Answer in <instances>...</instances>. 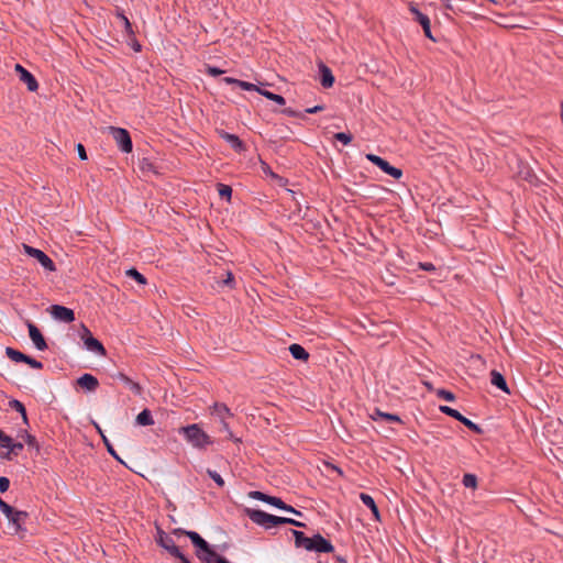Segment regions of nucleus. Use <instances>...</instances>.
Wrapping results in <instances>:
<instances>
[{
	"label": "nucleus",
	"mask_w": 563,
	"mask_h": 563,
	"mask_svg": "<svg viewBox=\"0 0 563 563\" xmlns=\"http://www.w3.org/2000/svg\"><path fill=\"white\" fill-rule=\"evenodd\" d=\"M292 534L295 537V543L299 548L320 553H329L333 550L332 544L320 534L308 538L303 534V532L298 530H292Z\"/></svg>",
	"instance_id": "f257e3e1"
},
{
	"label": "nucleus",
	"mask_w": 563,
	"mask_h": 563,
	"mask_svg": "<svg viewBox=\"0 0 563 563\" xmlns=\"http://www.w3.org/2000/svg\"><path fill=\"white\" fill-rule=\"evenodd\" d=\"M174 533L187 536L191 540L192 544L198 549L197 556L199 560L203 563H212V556L216 554V552L210 548L209 543L197 532L186 531L179 528L175 529Z\"/></svg>",
	"instance_id": "f03ea898"
},
{
	"label": "nucleus",
	"mask_w": 563,
	"mask_h": 563,
	"mask_svg": "<svg viewBox=\"0 0 563 563\" xmlns=\"http://www.w3.org/2000/svg\"><path fill=\"white\" fill-rule=\"evenodd\" d=\"M186 440L197 449H206L212 444L211 438L196 423L179 429Z\"/></svg>",
	"instance_id": "7ed1b4c3"
},
{
	"label": "nucleus",
	"mask_w": 563,
	"mask_h": 563,
	"mask_svg": "<svg viewBox=\"0 0 563 563\" xmlns=\"http://www.w3.org/2000/svg\"><path fill=\"white\" fill-rule=\"evenodd\" d=\"M246 514L253 522L265 528L280 526L285 521V517L274 516L260 509H247Z\"/></svg>",
	"instance_id": "20e7f679"
},
{
	"label": "nucleus",
	"mask_w": 563,
	"mask_h": 563,
	"mask_svg": "<svg viewBox=\"0 0 563 563\" xmlns=\"http://www.w3.org/2000/svg\"><path fill=\"white\" fill-rule=\"evenodd\" d=\"M22 247H23V251L25 252V254H27L30 257H33L34 260H36L44 269H46L48 272L56 271V266H55L54 262L43 251L35 249L33 246H30L27 244H22Z\"/></svg>",
	"instance_id": "39448f33"
},
{
	"label": "nucleus",
	"mask_w": 563,
	"mask_h": 563,
	"mask_svg": "<svg viewBox=\"0 0 563 563\" xmlns=\"http://www.w3.org/2000/svg\"><path fill=\"white\" fill-rule=\"evenodd\" d=\"M109 133L115 141L117 145L125 153L132 151V140L129 132L122 128L109 126Z\"/></svg>",
	"instance_id": "423d86ee"
},
{
	"label": "nucleus",
	"mask_w": 563,
	"mask_h": 563,
	"mask_svg": "<svg viewBox=\"0 0 563 563\" xmlns=\"http://www.w3.org/2000/svg\"><path fill=\"white\" fill-rule=\"evenodd\" d=\"M79 336L84 341L87 350L95 352L102 356L106 355V349L103 347L101 342H99L97 339H95L92 336L91 332L89 331V329L86 328L84 324H81V327H80Z\"/></svg>",
	"instance_id": "0eeeda50"
},
{
	"label": "nucleus",
	"mask_w": 563,
	"mask_h": 563,
	"mask_svg": "<svg viewBox=\"0 0 563 563\" xmlns=\"http://www.w3.org/2000/svg\"><path fill=\"white\" fill-rule=\"evenodd\" d=\"M366 159L375 164L379 167L384 173L394 177L395 179H399L402 176V170L400 168L391 166L387 161L375 154H366Z\"/></svg>",
	"instance_id": "6e6552de"
},
{
	"label": "nucleus",
	"mask_w": 563,
	"mask_h": 563,
	"mask_svg": "<svg viewBox=\"0 0 563 563\" xmlns=\"http://www.w3.org/2000/svg\"><path fill=\"white\" fill-rule=\"evenodd\" d=\"M409 9L411 13L415 15V21L420 23V25L422 26L424 35L431 41L435 42V38L432 36L431 33V23L428 15L420 12L413 3L410 4Z\"/></svg>",
	"instance_id": "1a4fd4ad"
},
{
	"label": "nucleus",
	"mask_w": 563,
	"mask_h": 563,
	"mask_svg": "<svg viewBox=\"0 0 563 563\" xmlns=\"http://www.w3.org/2000/svg\"><path fill=\"white\" fill-rule=\"evenodd\" d=\"M14 69L19 74L20 80L23 81L24 84H26L27 89L30 91L37 90L38 84H37L36 79L34 78V76L29 70H26L20 64H16Z\"/></svg>",
	"instance_id": "9d476101"
},
{
	"label": "nucleus",
	"mask_w": 563,
	"mask_h": 563,
	"mask_svg": "<svg viewBox=\"0 0 563 563\" xmlns=\"http://www.w3.org/2000/svg\"><path fill=\"white\" fill-rule=\"evenodd\" d=\"M26 518H27V514L25 511H21V510H15L14 514L8 518L9 529L11 530L12 534L20 532Z\"/></svg>",
	"instance_id": "9b49d317"
},
{
	"label": "nucleus",
	"mask_w": 563,
	"mask_h": 563,
	"mask_svg": "<svg viewBox=\"0 0 563 563\" xmlns=\"http://www.w3.org/2000/svg\"><path fill=\"white\" fill-rule=\"evenodd\" d=\"M52 316L55 319L64 321V322H71L75 320L74 311L67 307L59 306V305L52 306Z\"/></svg>",
	"instance_id": "f8f14e48"
},
{
	"label": "nucleus",
	"mask_w": 563,
	"mask_h": 563,
	"mask_svg": "<svg viewBox=\"0 0 563 563\" xmlns=\"http://www.w3.org/2000/svg\"><path fill=\"white\" fill-rule=\"evenodd\" d=\"M29 335L37 350L44 351L47 347V344L38 330V328L32 322H27Z\"/></svg>",
	"instance_id": "ddd939ff"
},
{
	"label": "nucleus",
	"mask_w": 563,
	"mask_h": 563,
	"mask_svg": "<svg viewBox=\"0 0 563 563\" xmlns=\"http://www.w3.org/2000/svg\"><path fill=\"white\" fill-rule=\"evenodd\" d=\"M158 543L161 547H163L166 551H168L173 556L180 558L183 553L179 551L178 547H176L174 540L166 536L164 532L159 534Z\"/></svg>",
	"instance_id": "4468645a"
},
{
	"label": "nucleus",
	"mask_w": 563,
	"mask_h": 563,
	"mask_svg": "<svg viewBox=\"0 0 563 563\" xmlns=\"http://www.w3.org/2000/svg\"><path fill=\"white\" fill-rule=\"evenodd\" d=\"M77 385L87 391H95L99 386V382L93 375L84 374L77 379Z\"/></svg>",
	"instance_id": "2eb2a0df"
},
{
	"label": "nucleus",
	"mask_w": 563,
	"mask_h": 563,
	"mask_svg": "<svg viewBox=\"0 0 563 563\" xmlns=\"http://www.w3.org/2000/svg\"><path fill=\"white\" fill-rule=\"evenodd\" d=\"M490 383L497 387L498 389L503 390L506 394H510V390L508 388L507 382L501 373H499L496 369H493L490 372Z\"/></svg>",
	"instance_id": "dca6fc26"
},
{
	"label": "nucleus",
	"mask_w": 563,
	"mask_h": 563,
	"mask_svg": "<svg viewBox=\"0 0 563 563\" xmlns=\"http://www.w3.org/2000/svg\"><path fill=\"white\" fill-rule=\"evenodd\" d=\"M319 74H320V82L324 88L332 87L334 82V77L332 75V71L323 64H320L319 67Z\"/></svg>",
	"instance_id": "f3484780"
},
{
	"label": "nucleus",
	"mask_w": 563,
	"mask_h": 563,
	"mask_svg": "<svg viewBox=\"0 0 563 563\" xmlns=\"http://www.w3.org/2000/svg\"><path fill=\"white\" fill-rule=\"evenodd\" d=\"M114 377L121 380L133 394L141 395V386L137 383L133 382L131 378H129L126 375H124L123 373H118Z\"/></svg>",
	"instance_id": "a211bd4d"
},
{
	"label": "nucleus",
	"mask_w": 563,
	"mask_h": 563,
	"mask_svg": "<svg viewBox=\"0 0 563 563\" xmlns=\"http://www.w3.org/2000/svg\"><path fill=\"white\" fill-rule=\"evenodd\" d=\"M220 136L225 140L236 152H241L244 148L242 141L236 135L221 131Z\"/></svg>",
	"instance_id": "6ab92c4d"
},
{
	"label": "nucleus",
	"mask_w": 563,
	"mask_h": 563,
	"mask_svg": "<svg viewBox=\"0 0 563 563\" xmlns=\"http://www.w3.org/2000/svg\"><path fill=\"white\" fill-rule=\"evenodd\" d=\"M372 419L373 420H377L378 418L387 421V422H398V423H402V420L399 416L397 415H394V413H387V412H383L382 410H379L378 408H376L374 410V412L371 415Z\"/></svg>",
	"instance_id": "aec40b11"
},
{
	"label": "nucleus",
	"mask_w": 563,
	"mask_h": 563,
	"mask_svg": "<svg viewBox=\"0 0 563 563\" xmlns=\"http://www.w3.org/2000/svg\"><path fill=\"white\" fill-rule=\"evenodd\" d=\"M360 499L363 501L365 506H367L372 514L374 515L375 519L379 520V510L378 507L372 496L365 493L360 494Z\"/></svg>",
	"instance_id": "412c9836"
},
{
	"label": "nucleus",
	"mask_w": 563,
	"mask_h": 563,
	"mask_svg": "<svg viewBox=\"0 0 563 563\" xmlns=\"http://www.w3.org/2000/svg\"><path fill=\"white\" fill-rule=\"evenodd\" d=\"M289 352L291 356L299 361H307L309 357V353L299 344H291L289 346Z\"/></svg>",
	"instance_id": "4be33fe9"
},
{
	"label": "nucleus",
	"mask_w": 563,
	"mask_h": 563,
	"mask_svg": "<svg viewBox=\"0 0 563 563\" xmlns=\"http://www.w3.org/2000/svg\"><path fill=\"white\" fill-rule=\"evenodd\" d=\"M136 423L139 426H152L154 424V420L152 418V413L148 409H144L142 410L137 416H136Z\"/></svg>",
	"instance_id": "5701e85b"
},
{
	"label": "nucleus",
	"mask_w": 563,
	"mask_h": 563,
	"mask_svg": "<svg viewBox=\"0 0 563 563\" xmlns=\"http://www.w3.org/2000/svg\"><path fill=\"white\" fill-rule=\"evenodd\" d=\"M22 450L23 444L21 442H13L9 451L0 452V456L10 461L12 455H18Z\"/></svg>",
	"instance_id": "b1692460"
},
{
	"label": "nucleus",
	"mask_w": 563,
	"mask_h": 563,
	"mask_svg": "<svg viewBox=\"0 0 563 563\" xmlns=\"http://www.w3.org/2000/svg\"><path fill=\"white\" fill-rule=\"evenodd\" d=\"M5 354L7 356L15 362V363H20V362H24L26 360V355L13 347H7L5 349Z\"/></svg>",
	"instance_id": "393cba45"
},
{
	"label": "nucleus",
	"mask_w": 563,
	"mask_h": 563,
	"mask_svg": "<svg viewBox=\"0 0 563 563\" xmlns=\"http://www.w3.org/2000/svg\"><path fill=\"white\" fill-rule=\"evenodd\" d=\"M213 413L217 415L221 421L231 416L230 409L224 404H214Z\"/></svg>",
	"instance_id": "a878e982"
},
{
	"label": "nucleus",
	"mask_w": 563,
	"mask_h": 563,
	"mask_svg": "<svg viewBox=\"0 0 563 563\" xmlns=\"http://www.w3.org/2000/svg\"><path fill=\"white\" fill-rule=\"evenodd\" d=\"M258 93L266 97L267 99L272 100V101H275L276 103L280 104V106H284L285 104V98L280 95H276V93H273L268 90H258Z\"/></svg>",
	"instance_id": "bb28decb"
},
{
	"label": "nucleus",
	"mask_w": 563,
	"mask_h": 563,
	"mask_svg": "<svg viewBox=\"0 0 563 563\" xmlns=\"http://www.w3.org/2000/svg\"><path fill=\"white\" fill-rule=\"evenodd\" d=\"M9 405H10V407H11L12 409H14V410H16L18 412H20V413H21V416H22L23 422H24V423H27V416H26V410H25L24 405H23L21 401L15 400V399H14V400H11V401L9 402Z\"/></svg>",
	"instance_id": "cd10ccee"
},
{
	"label": "nucleus",
	"mask_w": 563,
	"mask_h": 563,
	"mask_svg": "<svg viewBox=\"0 0 563 563\" xmlns=\"http://www.w3.org/2000/svg\"><path fill=\"white\" fill-rule=\"evenodd\" d=\"M460 422L463 423L466 428H468L470 430H472L473 432H475L477 434L483 433V429L478 424L474 423L473 421H471L470 419H467L464 416H462V418L460 419Z\"/></svg>",
	"instance_id": "c85d7f7f"
},
{
	"label": "nucleus",
	"mask_w": 563,
	"mask_h": 563,
	"mask_svg": "<svg viewBox=\"0 0 563 563\" xmlns=\"http://www.w3.org/2000/svg\"><path fill=\"white\" fill-rule=\"evenodd\" d=\"M125 274H126V276L133 278L135 282H137L141 285L146 284V278L140 272H137L135 268L128 269Z\"/></svg>",
	"instance_id": "c756f323"
},
{
	"label": "nucleus",
	"mask_w": 563,
	"mask_h": 563,
	"mask_svg": "<svg viewBox=\"0 0 563 563\" xmlns=\"http://www.w3.org/2000/svg\"><path fill=\"white\" fill-rule=\"evenodd\" d=\"M463 485L467 488H476L477 487V477L474 474H465L463 476Z\"/></svg>",
	"instance_id": "7c9ffc66"
},
{
	"label": "nucleus",
	"mask_w": 563,
	"mask_h": 563,
	"mask_svg": "<svg viewBox=\"0 0 563 563\" xmlns=\"http://www.w3.org/2000/svg\"><path fill=\"white\" fill-rule=\"evenodd\" d=\"M439 409H440V411H441V412H443V413H445V415H448V416H450V417H452V418L456 419L457 421H460V419H461V418H462V416H463V415H462L461 412H459L456 409H453V408H451V407H449V406H440V408H439Z\"/></svg>",
	"instance_id": "2f4dec72"
},
{
	"label": "nucleus",
	"mask_w": 563,
	"mask_h": 563,
	"mask_svg": "<svg viewBox=\"0 0 563 563\" xmlns=\"http://www.w3.org/2000/svg\"><path fill=\"white\" fill-rule=\"evenodd\" d=\"M97 429L99 431V433L101 434L102 437V440H103V443L104 445L107 446V450L108 452L118 461L121 462V459L119 457V455L117 454V452L114 451L113 446L111 445V443L109 442V440L107 439V437L102 433L101 429L97 426Z\"/></svg>",
	"instance_id": "473e14b6"
},
{
	"label": "nucleus",
	"mask_w": 563,
	"mask_h": 563,
	"mask_svg": "<svg viewBox=\"0 0 563 563\" xmlns=\"http://www.w3.org/2000/svg\"><path fill=\"white\" fill-rule=\"evenodd\" d=\"M437 396L441 399H444L446 401H454L455 400V395L450 391V390H446V389H439L437 391Z\"/></svg>",
	"instance_id": "72a5a7b5"
},
{
	"label": "nucleus",
	"mask_w": 563,
	"mask_h": 563,
	"mask_svg": "<svg viewBox=\"0 0 563 563\" xmlns=\"http://www.w3.org/2000/svg\"><path fill=\"white\" fill-rule=\"evenodd\" d=\"M0 510L5 515L7 518H9L14 514L16 509H14L0 498Z\"/></svg>",
	"instance_id": "f704fd0d"
},
{
	"label": "nucleus",
	"mask_w": 563,
	"mask_h": 563,
	"mask_svg": "<svg viewBox=\"0 0 563 563\" xmlns=\"http://www.w3.org/2000/svg\"><path fill=\"white\" fill-rule=\"evenodd\" d=\"M333 140L341 142L343 145H347L351 142V136L347 133L340 132L333 135Z\"/></svg>",
	"instance_id": "c9c22d12"
},
{
	"label": "nucleus",
	"mask_w": 563,
	"mask_h": 563,
	"mask_svg": "<svg viewBox=\"0 0 563 563\" xmlns=\"http://www.w3.org/2000/svg\"><path fill=\"white\" fill-rule=\"evenodd\" d=\"M208 475L217 483L219 487L224 486V481L216 471L207 470Z\"/></svg>",
	"instance_id": "e433bc0d"
},
{
	"label": "nucleus",
	"mask_w": 563,
	"mask_h": 563,
	"mask_svg": "<svg viewBox=\"0 0 563 563\" xmlns=\"http://www.w3.org/2000/svg\"><path fill=\"white\" fill-rule=\"evenodd\" d=\"M231 194H232V188L230 186L222 185V184L219 185L220 197L229 199L231 197Z\"/></svg>",
	"instance_id": "4c0bfd02"
},
{
	"label": "nucleus",
	"mask_w": 563,
	"mask_h": 563,
	"mask_svg": "<svg viewBox=\"0 0 563 563\" xmlns=\"http://www.w3.org/2000/svg\"><path fill=\"white\" fill-rule=\"evenodd\" d=\"M238 86H239V87H241L242 89H244V90H249V91H250V90H254V91H257V92H258V90H262V89H261L260 87H257L256 85L251 84V82H247V81H242V80H240V81H239V85H238Z\"/></svg>",
	"instance_id": "58836bf2"
},
{
	"label": "nucleus",
	"mask_w": 563,
	"mask_h": 563,
	"mask_svg": "<svg viewBox=\"0 0 563 563\" xmlns=\"http://www.w3.org/2000/svg\"><path fill=\"white\" fill-rule=\"evenodd\" d=\"M30 365L32 368L41 369L43 367V364L35 358L30 357L26 355V360L23 362Z\"/></svg>",
	"instance_id": "ea45409f"
},
{
	"label": "nucleus",
	"mask_w": 563,
	"mask_h": 563,
	"mask_svg": "<svg viewBox=\"0 0 563 563\" xmlns=\"http://www.w3.org/2000/svg\"><path fill=\"white\" fill-rule=\"evenodd\" d=\"M266 503L272 505V506H275L277 508L280 509L282 505H284V501L278 498V497H274V496H267V499H266Z\"/></svg>",
	"instance_id": "a19ab883"
},
{
	"label": "nucleus",
	"mask_w": 563,
	"mask_h": 563,
	"mask_svg": "<svg viewBox=\"0 0 563 563\" xmlns=\"http://www.w3.org/2000/svg\"><path fill=\"white\" fill-rule=\"evenodd\" d=\"M12 443H13L12 438L7 434L4 437H2V439L0 440L1 448L7 449V451L10 450Z\"/></svg>",
	"instance_id": "79ce46f5"
},
{
	"label": "nucleus",
	"mask_w": 563,
	"mask_h": 563,
	"mask_svg": "<svg viewBox=\"0 0 563 563\" xmlns=\"http://www.w3.org/2000/svg\"><path fill=\"white\" fill-rule=\"evenodd\" d=\"M267 496L268 495H266V494H264L262 492H257V490H254V492L250 493V497H252L254 499H257V500H261V501H264V503H266Z\"/></svg>",
	"instance_id": "37998d69"
},
{
	"label": "nucleus",
	"mask_w": 563,
	"mask_h": 563,
	"mask_svg": "<svg viewBox=\"0 0 563 563\" xmlns=\"http://www.w3.org/2000/svg\"><path fill=\"white\" fill-rule=\"evenodd\" d=\"M383 280L386 285L393 286L396 283V276L391 273H387L386 276H383Z\"/></svg>",
	"instance_id": "c03bdc74"
},
{
	"label": "nucleus",
	"mask_w": 563,
	"mask_h": 563,
	"mask_svg": "<svg viewBox=\"0 0 563 563\" xmlns=\"http://www.w3.org/2000/svg\"><path fill=\"white\" fill-rule=\"evenodd\" d=\"M21 438L29 444V445H34L35 444V438L27 433L26 431H24L22 434H21Z\"/></svg>",
	"instance_id": "a18cd8bd"
},
{
	"label": "nucleus",
	"mask_w": 563,
	"mask_h": 563,
	"mask_svg": "<svg viewBox=\"0 0 563 563\" xmlns=\"http://www.w3.org/2000/svg\"><path fill=\"white\" fill-rule=\"evenodd\" d=\"M10 486V481L7 477H0V492L4 493Z\"/></svg>",
	"instance_id": "49530a36"
},
{
	"label": "nucleus",
	"mask_w": 563,
	"mask_h": 563,
	"mask_svg": "<svg viewBox=\"0 0 563 563\" xmlns=\"http://www.w3.org/2000/svg\"><path fill=\"white\" fill-rule=\"evenodd\" d=\"M282 525H291V526H295V527H305V523H302L300 521H297L295 519H291V518H286V517H285V521H283Z\"/></svg>",
	"instance_id": "de8ad7c7"
},
{
	"label": "nucleus",
	"mask_w": 563,
	"mask_h": 563,
	"mask_svg": "<svg viewBox=\"0 0 563 563\" xmlns=\"http://www.w3.org/2000/svg\"><path fill=\"white\" fill-rule=\"evenodd\" d=\"M77 152L80 159H87V153L82 144H77Z\"/></svg>",
	"instance_id": "09e8293b"
},
{
	"label": "nucleus",
	"mask_w": 563,
	"mask_h": 563,
	"mask_svg": "<svg viewBox=\"0 0 563 563\" xmlns=\"http://www.w3.org/2000/svg\"><path fill=\"white\" fill-rule=\"evenodd\" d=\"M419 267L427 272H432L435 269V267L432 263H419Z\"/></svg>",
	"instance_id": "8fccbe9b"
},
{
	"label": "nucleus",
	"mask_w": 563,
	"mask_h": 563,
	"mask_svg": "<svg viewBox=\"0 0 563 563\" xmlns=\"http://www.w3.org/2000/svg\"><path fill=\"white\" fill-rule=\"evenodd\" d=\"M280 509L289 511V512H292V514L298 515V516L301 515L300 511L296 510L295 508H292L291 506H289V505H287L285 503H284V505H282Z\"/></svg>",
	"instance_id": "3c124183"
},
{
	"label": "nucleus",
	"mask_w": 563,
	"mask_h": 563,
	"mask_svg": "<svg viewBox=\"0 0 563 563\" xmlns=\"http://www.w3.org/2000/svg\"><path fill=\"white\" fill-rule=\"evenodd\" d=\"M212 563H230L225 558L219 555L218 553H216L213 556H212Z\"/></svg>",
	"instance_id": "603ef678"
},
{
	"label": "nucleus",
	"mask_w": 563,
	"mask_h": 563,
	"mask_svg": "<svg viewBox=\"0 0 563 563\" xmlns=\"http://www.w3.org/2000/svg\"><path fill=\"white\" fill-rule=\"evenodd\" d=\"M207 71H208V74H210L212 76H218L223 73V70L216 68V67H208Z\"/></svg>",
	"instance_id": "864d4df0"
},
{
	"label": "nucleus",
	"mask_w": 563,
	"mask_h": 563,
	"mask_svg": "<svg viewBox=\"0 0 563 563\" xmlns=\"http://www.w3.org/2000/svg\"><path fill=\"white\" fill-rule=\"evenodd\" d=\"M222 283H223L224 285H227V286H232V283H233V275H232V273L228 272V273H227V278H225V279H223V282H222Z\"/></svg>",
	"instance_id": "5fc2aeb1"
},
{
	"label": "nucleus",
	"mask_w": 563,
	"mask_h": 563,
	"mask_svg": "<svg viewBox=\"0 0 563 563\" xmlns=\"http://www.w3.org/2000/svg\"><path fill=\"white\" fill-rule=\"evenodd\" d=\"M323 110V106H316L313 108H308L306 110L307 113H317L319 111H322Z\"/></svg>",
	"instance_id": "6e6d98bb"
},
{
	"label": "nucleus",
	"mask_w": 563,
	"mask_h": 563,
	"mask_svg": "<svg viewBox=\"0 0 563 563\" xmlns=\"http://www.w3.org/2000/svg\"><path fill=\"white\" fill-rule=\"evenodd\" d=\"M227 84H234V85H239V79H234V78H231V77H225L223 79Z\"/></svg>",
	"instance_id": "4d7b16f0"
},
{
	"label": "nucleus",
	"mask_w": 563,
	"mask_h": 563,
	"mask_svg": "<svg viewBox=\"0 0 563 563\" xmlns=\"http://www.w3.org/2000/svg\"><path fill=\"white\" fill-rule=\"evenodd\" d=\"M221 427H222V430H223V431L228 432V433H229V435H231V431H230V429H229V424L225 422V420H222V421H221Z\"/></svg>",
	"instance_id": "13d9d810"
},
{
	"label": "nucleus",
	"mask_w": 563,
	"mask_h": 563,
	"mask_svg": "<svg viewBox=\"0 0 563 563\" xmlns=\"http://www.w3.org/2000/svg\"><path fill=\"white\" fill-rule=\"evenodd\" d=\"M443 7L448 10H453V7H452L450 0H443Z\"/></svg>",
	"instance_id": "bf43d9fd"
},
{
	"label": "nucleus",
	"mask_w": 563,
	"mask_h": 563,
	"mask_svg": "<svg viewBox=\"0 0 563 563\" xmlns=\"http://www.w3.org/2000/svg\"><path fill=\"white\" fill-rule=\"evenodd\" d=\"M178 559L181 561V563H190L184 554Z\"/></svg>",
	"instance_id": "052dcab7"
},
{
	"label": "nucleus",
	"mask_w": 563,
	"mask_h": 563,
	"mask_svg": "<svg viewBox=\"0 0 563 563\" xmlns=\"http://www.w3.org/2000/svg\"><path fill=\"white\" fill-rule=\"evenodd\" d=\"M124 23L126 27H131V24L126 18L123 16Z\"/></svg>",
	"instance_id": "680f3d73"
},
{
	"label": "nucleus",
	"mask_w": 563,
	"mask_h": 563,
	"mask_svg": "<svg viewBox=\"0 0 563 563\" xmlns=\"http://www.w3.org/2000/svg\"><path fill=\"white\" fill-rule=\"evenodd\" d=\"M5 433L0 429V440L2 439V437H4Z\"/></svg>",
	"instance_id": "e2e57ef3"
},
{
	"label": "nucleus",
	"mask_w": 563,
	"mask_h": 563,
	"mask_svg": "<svg viewBox=\"0 0 563 563\" xmlns=\"http://www.w3.org/2000/svg\"><path fill=\"white\" fill-rule=\"evenodd\" d=\"M5 433L0 429V440L2 439V437H4Z\"/></svg>",
	"instance_id": "0e129e2a"
},
{
	"label": "nucleus",
	"mask_w": 563,
	"mask_h": 563,
	"mask_svg": "<svg viewBox=\"0 0 563 563\" xmlns=\"http://www.w3.org/2000/svg\"><path fill=\"white\" fill-rule=\"evenodd\" d=\"M358 327L362 328V329H365V324H363L362 322H358Z\"/></svg>",
	"instance_id": "69168bd1"
},
{
	"label": "nucleus",
	"mask_w": 563,
	"mask_h": 563,
	"mask_svg": "<svg viewBox=\"0 0 563 563\" xmlns=\"http://www.w3.org/2000/svg\"><path fill=\"white\" fill-rule=\"evenodd\" d=\"M284 112L288 114H294L290 110H285Z\"/></svg>",
	"instance_id": "338daca9"
}]
</instances>
